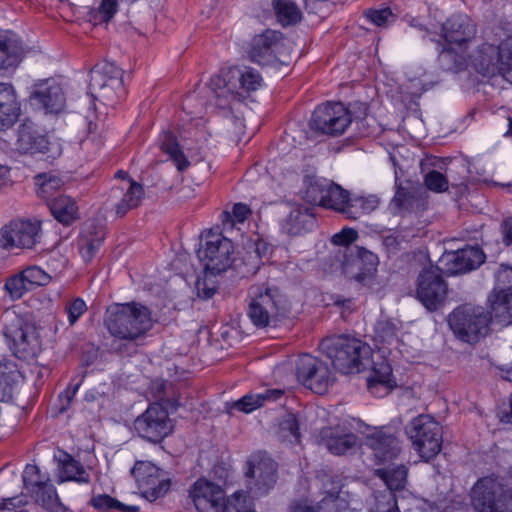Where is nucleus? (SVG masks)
<instances>
[{
	"label": "nucleus",
	"instance_id": "obj_1",
	"mask_svg": "<svg viewBox=\"0 0 512 512\" xmlns=\"http://www.w3.org/2000/svg\"><path fill=\"white\" fill-rule=\"evenodd\" d=\"M245 477L248 494L235 492L228 499L225 512H256L252 498L264 496L277 482V463L265 452H257L246 462Z\"/></svg>",
	"mask_w": 512,
	"mask_h": 512
},
{
	"label": "nucleus",
	"instance_id": "obj_2",
	"mask_svg": "<svg viewBox=\"0 0 512 512\" xmlns=\"http://www.w3.org/2000/svg\"><path fill=\"white\" fill-rule=\"evenodd\" d=\"M319 159L316 154L303 158V181L301 194L310 206H299L291 210L283 221L281 229L290 236L312 231L317 222V207L320 206V180L317 175Z\"/></svg>",
	"mask_w": 512,
	"mask_h": 512
},
{
	"label": "nucleus",
	"instance_id": "obj_3",
	"mask_svg": "<svg viewBox=\"0 0 512 512\" xmlns=\"http://www.w3.org/2000/svg\"><path fill=\"white\" fill-rule=\"evenodd\" d=\"M104 326L113 338L134 342L151 330L152 313L140 302L114 303L106 309Z\"/></svg>",
	"mask_w": 512,
	"mask_h": 512
},
{
	"label": "nucleus",
	"instance_id": "obj_4",
	"mask_svg": "<svg viewBox=\"0 0 512 512\" xmlns=\"http://www.w3.org/2000/svg\"><path fill=\"white\" fill-rule=\"evenodd\" d=\"M322 352L333 369L343 375L366 370L372 356L367 343L348 335L322 338Z\"/></svg>",
	"mask_w": 512,
	"mask_h": 512
},
{
	"label": "nucleus",
	"instance_id": "obj_5",
	"mask_svg": "<svg viewBox=\"0 0 512 512\" xmlns=\"http://www.w3.org/2000/svg\"><path fill=\"white\" fill-rule=\"evenodd\" d=\"M447 321L455 337L469 344H476L487 336L493 323L484 307L470 303L454 308Z\"/></svg>",
	"mask_w": 512,
	"mask_h": 512
},
{
	"label": "nucleus",
	"instance_id": "obj_6",
	"mask_svg": "<svg viewBox=\"0 0 512 512\" xmlns=\"http://www.w3.org/2000/svg\"><path fill=\"white\" fill-rule=\"evenodd\" d=\"M476 512H512V484L497 476L478 479L471 489Z\"/></svg>",
	"mask_w": 512,
	"mask_h": 512
},
{
	"label": "nucleus",
	"instance_id": "obj_7",
	"mask_svg": "<svg viewBox=\"0 0 512 512\" xmlns=\"http://www.w3.org/2000/svg\"><path fill=\"white\" fill-rule=\"evenodd\" d=\"M282 301L279 287L269 283L254 284L248 290L246 315L256 328H266L277 320Z\"/></svg>",
	"mask_w": 512,
	"mask_h": 512
},
{
	"label": "nucleus",
	"instance_id": "obj_8",
	"mask_svg": "<svg viewBox=\"0 0 512 512\" xmlns=\"http://www.w3.org/2000/svg\"><path fill=\"white\" fill-rule=\"evenodd\" d=\"M405 433L412 442V447L425 461L434 459L443 444L442 427L436 419L428 414L414 417L406 426Z\"/></svg>",
	"mask_w": 512,
	"mask_h": 512
},
{
	"label": "nucleus",
	"instance_id": "obj_9",
	"mask_svg": "<svg viewBox=\"0 0 512 512\" xmlns=\"http://www.w3.org/2000/svg\"><path fill=\"white\" fill-rule=\"evenodd\" d=\"M4 336L13 354L20 360L30 361L37 357L41 340L36 326L15 315L4 328Z\"/></svg>",
	"mask_w": 512,
	"mask_h": 512
},
{
	"label": "nucleus",
	"instance_id": "obj_10",
	"mask_svg": "<svg viewBox=\"0 0 512 512\" xmlns=\"http://www.w3.org/2000/svg\"><path fill=\"white\" fill-rule=\"evenodd\" d=\"M487 307L494 324L501 327L512 325V267H502L497 271Z\"/></svg>",
	"mask_w": 512,
	"mask_h": 512
},
{
	"label": "nucleus",
	"instance_id": "obj_11",
	"mask_svg": "<svg viewBox=\"0 0 512 512\" xmlns=\"http://www.w3.org/2000/svg\"><path fill=\"white\" fill-rule=\"evenodd\" d=\"M233 254V242L221 232L210 229L202 235L201 247L197 255L207 270L227 271L232 265Z\"/></svg>",
	"mask_w": 512,
	"mask_h": 512
},
{
	"label": "nucleus",
	"instance_id": "obj_12",
	"mask_svg": "<svg viewBox=\"0 0 512 512\" xmlns=\"http://www.w3.org/2000/svg\"><path fill=\"white\" fill-rule=\"evenodd\" d=\"M22 479L25 490L49 512H69L57 494V490L47 474L36 464H26Z\"/></svg>",
	"mask_w": 512,
	"mask_h": 512
},
{
	"label": "nucleus",
	"instance_id": "obj_13",
	"mask_svg": "<svg viewBox=\"0 0 512 512\" xmlns=\"http://www.w3.org/2000/svg\"><path fill=\"white\" fill-rule=\"evenodd\" d=\"M448 285L442 270L430 266L421 270L416 281L415 297L428 310H439L446 301Z\"/></svg>",
	"mask_w": 512,
	"mask_h": 512
},
{
	"label": "nucleus",
	"instance_id": "obj_14",
	"mask_svg": "<svg viewBox=\"0 0 512 512\" xmlns=\"http://www.w3.org/2000/svg\"><path fill=\"white\" fill-rule=\"evenodd\" d=\"M123 70L114 63L106 62L101 69L91 71L90 87L97 90L99 96L108 105H115L126 98Z\"/></svg>",
	"mask_w": 512,
	"mask_h": 512
},
{
	"label": "nucleus",
	"instance_id": "obj_15",
	"mask_svg": "<svg viewBox=\"0 0 512 512\" xmlns=\"http://www.w3.org/2000/svg\"><path fill=\"white\" fill-rule=\"evenodd\" d=\"M132 472L142 496L150 502L164 497L170 490L169 472L150 461L136 462Z\"/></svg>",
	"mask_w": 512,
	"mask_h": 512
},
{
	"label": "nucleus",
	"instance_id": "obj_16",
	"mask_svg": "<svg viewBox=\"0 0 512 512\" xmlns=\"http://www.w3.org/2000/svg\"><path fill=\"white\" fill-rule=\"evenodd\" d=\"M134 430L143 439L159 443L173 431V424L167 410L153 403L133 423Z\"/></svg>",
	"mask_w": 512,
	"mask_h": 512
},
{
	"label": "nucleus",
	"instance_id": "obj_17",
	"mask_svg": "<svg viewBox=\"0 0 512 512\" xmlns=\"http://www.w3.org/2000/svg\"><path fill=\"white\" fill-rule=\"evenodd\" d=\"M29 102L45 114L59 115L66 109V94L54 78L37 81L29 95Z\"/></svg>",
	"mask_w": 512,
	"mask_h": 512
},
{
	"label": "nucleus",
	"instance_id": "obj_18",
	"mask_svg": "<svg viewBox=\"0 0 512 512\" xmlns=\"http://www.w3.org/2000/svg\"><path fill=\"white\" fill-rule=\"evenodd\" d=\"M283 46L280 31L266 29L252 37L246 52L250 61L262 67L275 66L279 62V52Z\"/></svg>",
	"mask_w": 512,
	"mask_h": 512
},
{
	"label": "nucleus",
	"instance_id": "obj_19",
	"mask_svg": "<svg viewBox=\"0 0 512 512\" xmlns=\"http://www.w3.org/2000/svg\"><path fill=\"white\" fill-rule=\"evenodd\" d=\"M40 238L41 222L38 220H12L0 230V241L6 249H31L40 242Z\"/></svg>",
	"mask_w": 512,
	"mask_h": 512
},
{
	"label": "nucleus",
	"instance_id": "obj_20",
	"mask_svg": "<svg viewBox=\"0 0 512 512\" xmlns=\"http://www.w3.org/2000/svg\"><path fill=\"white\" fill-rule=\"evenodd\" d=\"M322 442L331 454L341 456L356 447L358 437L347 420L334 418L322 425Z\"/></svg>",
	"mask_w": 512,
	"mask_h": 512
},
{
	"label": "nucleus",
	"instance_id": "obj_21",
	"mask_svg": "<svg viewBox=\"0 0 512 512\" xmlns=\"http://www.w3.org/2000/svg\"><path fill=\"white\" fill-rule=\"evenodd\" d=\"M188 493L198 512H225L228 499L219 485L199 478L191 485Z\"/></svg>",
	"mask_w": 512,
	"mask_h": 512
},
{
	"label": "nucleus",
	"instance_id": "obj_22",
	"mask_svg": "<svg viewBox=\"0 0 512 512\" xmlns=\"http://www.w3.org/2000/svg\"><path fill=\"white\" fill-rule=\"evenodd\" d=\"M485 260L486 255L481 247L466 245L458 250L447 252L442 258V263L448 276H456L477 269Z\"/></svg>",
	"mask_w": 512,
	"mask_h": 512
},
{
	"label": "nucleus",
	"instance_id": "obj_23",
	"mask_svg": "<svg viewBox=\"0 0 512 512\" xmlns=\"http://www.w3.org/2000/svg\"><path fill=\"white\" fill-rule=\"evenodd\" d=\"M322 119V135H342L353 122L362 123L365 119V111L362 115H353L351 110L341 102H327Z\"/></svg>",
	"mask_w": 512,
	"mask_h": 512
},
{
	"label": "nucleus",
	"instance_id": "obj_24",
	"mask_svg": "<svg viewBox=\"0 0 512 512\" xmlns=\"http://www.w3.org/2000/svg\"><path fill=\"white\" fill-rule=\"evenodd\" d=\"M473 64L484 76L500 75L507 79L511 70L510 64L503 59L500 47L490 43H483L478 47Z\"/></svg>",
	"mask_w": 512,
	"mask_h": 512
},
{
	"label": "nucleus",
	"instance_id": "obj_25",
	"mask_svg": "<svg viewBox=\"0 0 512 512\" xmlns=\"http://www.w3.org/2000/svg\"><path fill=\"white\" fill-rule=\"evenodd\" d=\"M477 33V25L466 14L454 13L441 25V38L446 44L462 45L471 41Z\"/></svg>",
	"mask_w": 512,
	"mask_h": 512
},
{
	"label": "nucleus",
	"instance_id": "obj_26",
	"mask_svg": "<svg viewBox=\"0 0 512 512\" xmlns=\"http://www.w3.org/2000/svg\"><path fill=\"white\" fill-rule=\"evenodd\" d=\"M21 115V103L14 86L0 83V131L13 127Z\"/></svg>",
	"mask_w": 512,
	"mask_h": 512
},
{
	"label": "nucleus",
	"instance_id": "obj_27",
	"mask_svg": "<svg viewBox=\"0 0 512 512\" xmlns=\"http://www.w3.org/2000/svg\"><path fill=\"white\" fill-rule=\"evenodd\" d=\"M17 146L25 154L44 153L48 150L49 140L35 123L26 119L18 129Z\"/></svg>",
	"mask_w": 512,
	"mask_h": 512
},
{
	"label": "nucleus",
	"instance_id": "obj_28",
	"mask_svg": "<svg viewBox=\"0 0 512 512\" xmlns=\"http://www.w3.org/2000/svg\"><path fill=\"white\" fill-rule=\"evenodd\" d=\"M24 55L23 42L12 30L0 29V70L16 68Z\"/></svg>",
	"mask_w": 512,
	"mask_h": 512
},
{
	"label": "nucleus",
	"instance_id": "obj_29",
	"mask_svg": "<svg viewBox=\"0 0 512 512\" xmlns=\"http://www.w3.org/2000/svg\"><path fill=\"white\" fill-rule=\"evenodd\" d=\"M377 264L378 257L376 254L363 247H357L356 256L350 261L346 269L348 267L355 268L357 271L351 278L357 283L365 285L367 281L374 277Z\"/></svg>",
	"mask_w": 512,
	"mask_h": 512
},
{
	"label": "nucleus",
	"instance_id": "obj_30",
	"mask_svg": "<svg viewBox=\"0 0 512 512\" xmlns=\"http://www.w3.org/2000/svg\"><path fill=\"white\" fill-rule=\"evenodd\" d=\"M317 358L308 353L300 354L296 360L297 380L306 388L320 394V380L317 379Z\"/></svg>",
	"mask_w": 512,
	"mask_h": 512
},
{
	"label": "nucleus",
	"instance_id": "obj_31",
	"mask_svg": "<svg viewBox=\"0 0 512 512\" xmlns=\"http://www.w3.org/2000/svg\"><path fill=\"white\" fill-rule=\"evenodd\" d=\"M106 235L103 228L90 227L84 230L78 240L79 254L83 261L88 264L100 251Z\"/></svg>",
	"mask_w": 512,
	"mask_h": 512
},
{
	"label": "nucleus",
	"instance_id": "obj_32",
	"mask_svg": "<svg viewBox=\"0 0 512 512\" xmlns=\"http://www.w3.org/2000/svg\"><path fill=\"white\" fill-rule=\"evenodd\" d=\"M53 217L63 225H71L78 218V206L70 196L57 194L46 202Z\"/></svg>",
	"mask_w": 512,
	"mask_h": 512
},
{
	"label": "nucleus",
	"instance_id": "obj_33",
	"mask_svg": "<svg viewBox=\"0 0 512 512\" xmlns=\"http://www.w3.org/2000/svg\"><path fill=\"white\" fill-rule=\"evenodd\" d=\"M368 441L376 456L383 461L396 458L400 452L397 437L393 434H387L383 430H378L369 435Z\"/></svg>",
	"mask_w": 512,
	"mask_h": 512
},
{
	"label": "nucleus",
	"instance_id": "obj_34",
	"mask_svg": "<svg viewBox=\"0 0 512 512\" xmlns=\"http://www.w3.org/2000/svg\"><path fill=\"white\" fill-rule=\"evenodd\" d=\"M397 387L396 379L389 364L382 365L380 369H373V374L367 380V388L375 397L388 395Z\"/></svg>",
	"mask_w": 512,
	"mask_h": 512
},
{
	"label": "nucleus",
	"instance_id": "obj_35",
	"mask_svg": "<svg viewBox=\"0 0 512 512\" xmlns=\"http://www.w3.org/2000/svg\"><path fill=\"white\" fill-rule=\"evenodd\" d=\"M349 191L341 185L326 178H322V209H331L342 213L347 204Z\"/></svg>",
	"mask_w": 512,
	"mask_h": 512
},
{
	"label": "nucleus",
	"instance_id": "obj_36",
	"mask_svg": "<svg viewBox=\"0 0 512 512\" xmlns=\"http://www.w3.org/2000/svg\"><path fill=\"white\" fill-rule=\"evenodd\" d=\"M380 200L376 195L348 196L347 204L342 209V214L351 220H357L362 215L370 214L378 208Z\"/></svg>",
	"mask_w": 512,
	"mask_h": 512
},
{
	"label": "nucleus",
	"instance_id": "obj_37",
	"mask_svg": "<svg viewBox=\"0 0 512 512\" xmlns=\"http://www.w3.org/2000/svg\"><path fill=\"white\" fill-rule=\"evenodd\" d=\"M377 475L384 481L387 489L383 492H391L397 497V492L405 489L408 477V468L405 465H398L392 468L377 470Z\"/></svg>",
	"mask_w": 512,
	"mask_h": 512
},
{
	"label": "nucleus",
	"instance_id": "obj_38",
	"mask_svg": "<svg viewBox=\"0 0 512 512\" xmlns=\"http://www.w3.org/2000/svg\"><path fill=\"white\" fill-rule=\"evenodd\" d=\"M160 149L169 156V159L174 163L179 172H184L190 166L189 159L183 152L177 137L173 133H165L160 144Z\"/></svg>",
	"mask_w": 512,
	"mask_h": 512
},
{
	"label": "nucleus",
	"instance_id": "obj_39",
	"mask_svg": "<svg viewBox=\"0 0 512 512\" xmlns=\"http://www.w3.org/2000/svg\"><path fill=\"white\" fill-rule=\"evenodd\" d=\"M20 372L0 359V401L10 402L17 393Z\"/></svg>",
	"mask_w": 512,
	"mask_h": 512
},
{
	"label": "nucleus",
	"instance_id": "obj_40",
	"mask_svg": "<svg viewBox=\"0 0 512 512\" xmlns=\"http://www.w3.org/2000/svg\"><path fill=\"white\" fill-rule=\"evenodd\" d=\"M277 21L283 27L295 25L301 21L302 12L292 0H272Z\"/></svg>",
	"mask_w": 512,
	"mask_h": 512
},
{
	"label": "nucleus",
	"instance_id": "obj_41",
	"mask_svg": "<svg viewBox=\"0 0 512 512\" xmlns=\"http://www.w3.org/2000/svg\"><path fill=\"white\" fill-rule=\"evenodd\" d=\"M222 272H216L214 270H207L203 267L201 275L197 277L195 283V289L197 296L203 300L211 299L219 289L218 276Z\"/></svg>",
	"mask_w": 512,
	"mask_h": 512
},
{
	"label": "nucleus",
	"instance_id": "obj_42",
	"mask_svg": "<svg viewBox=\"0 0 512 512\" xmlns=\"http://www.w3.org/2000/svg\"><path fill=\"white\" fill-rule=\"evenodd\" d=\"M88 504L98 512H111L114 510L120 512H138L139 507L127 505L108 494H97L92 496Z\"/></svg>",
	"mask_w": 512,
	"mask_h": 512
},
{
	"label": "nucleus",
	"instance_id": "obj_43",
	"mask_svg": "<svg viewBox=\"0 0 512 512\" xmlns=\"http://www.w3.org/2000/svg\"><path fill=\"white\" fill-rule=\"evenodd\" d=\"M437 61L440 69L445 72L458 73L466 68L465 58L448 45H442Z\"/></svg>",
	"mask_w": 512,
	"mask_h": 512
},
{
	"label": "nucleus",
	"instance_id": "obj_44",
	"mask_svg": "<svg viewBox=\"0 0 512 512\" xmlns=\"http://www.w3.org/2000/svg\"><path fill=\"white\" fill-rule=\"evenodd\" d=\"M395 188V194L391 199L390 207L395 213L411 211L416 200L415 191L404 187L397 177L395 178Z\"/></svg>",
	"mask_w": 512,
	"mask_h": 512
},
{
	"label": "nucleus",
	"instance_id": "obj_45",
	"mask_svg": "<svg viewBox=\"0 0 512 512\" xmlns=\"http://www.w3.org/2000/svg\"><path fill=\"white\" fill-rule=\"evenodd\" d=\"M252 214V209L246 203L238 202L233 204L232 210H224L221 212L219 219L223 228H233L237 223H244Z\"/></svg>",
	"mask_w": 512,
	"mask_h": 512
},
{
	"label": "nucleus",
	"instance_id": "obj_46",
	"mask_svg": "<svg viewBox=\"0 0 512 512\" xmlns=\"http://www.w3.org/2000/svg\"><path fill=\"white\" fill-rule=\"evenodd\" d=\"M61 180L58 177L48 175L47 173L38 174L35 177V185L37 186V195L45 202L59 194Z\"/></svg>",
	"mask_w": 512,
	"mask_h": 512
},
{
	"label": "nucleus",
	"instance_id": "obj_47",
	"mask_svg": "<svg viewBox=\"0 0 512 512\" xmlns=\"http://www.w3.org/2000/svg\"><path fill=\"white\" fill-rule=\"evenodd\" d=\"M398 324L390 318L379 319L374 326L375 338L381 344H392L398 339Z\"/></svg>",
	"mask_w": 512,
	"mask_h": 512
},
{
	"label": "nucleus",
	"instance_id": "obj_48",
	"mask_svg": "<svg viewBox=\"0 0 512 512\" xmlns=\"http://www.w3.org/2000/svg\"><path fill=\"white\" fill-rule=\"evenodd\" d=\"M236 78L239 80L241 89L248 93L259 90L264 84V80L260 72L249 66H245L243 69L238 67V74Z\"/></svg>",
	"mask_w": 512,
	"mask_h": 512
},
{
	"label": "nucleus",
	"instance_id": "obj_49",
	"mask_svg": "<svg viewBox=\"0 0 512 512\" xmlns=\"http://www.w3.org/2000/svg\"><path fill=\"white\" fill-rule=\"evenodd\" d=\"M31 290L48 285L52 277L43 268L37 265H29L21 270Z\"/></svg>",
	"mask_w": 512,
	"mask_h": 512
},
{
	"label": "nucleus",
	"instance_id": "obj_50",
	"mask_svg": "<svg viewBox=\"0 0 512 512\" xmlns=\"http://www.w3.org/2000/svg\"><path fill=\"white\" fill-rule=\"evenodd\" d=\"M62 470L67 480L74 481L79 484H88L90 482L89 473L78 460L72 457L63 463Z\"/></svg>",
	"mask_w": 512,
	"mask_h": 512
},
{
	"label": "nucleus",
	"instance_id": "obj_51",
	"mask_svg": "<svg viewBox=\"0 0 512 512\" xmlns=\"http://www.w3.org/2000/svg\"><path fill=\"white\" fill-rule=\"evenodd\" d=\"M364 18L377 27L386 28L396 20V15L392 12L390 7L384 8H369L364 11Z\"/></svg>",
	"mask_w": 512,
	"mask_h": 512
},
{
	"label": "nucleus",
	"instance_id": "obj_52",
	"mask_svg": "<svg viewBox=\"0 0 512 512\" xmlns=\"http://www.w3.org/2000/svg\"><path fill=\"white\" fill-rule=\"evenodd\" d=\"M4 287L12 300H19L31 291L21 271L8 277Z\"/></svg>",
	"mask_w": 512,
	"mask_h": 512
},
{
	"label": "nucleus",
	"instance_id": "obj_53",
	"mask_svg": "<svg viewBox=\"0 0 512 512\" xmlns=\"http://www.w3.org/2000/svg\"><path fill=\"white\" fill-rule=\"evenodd\" d=\"M225 408L228 413H233V411L242 412L245 414H250L255 410L259 409V404L257 402L256 396L254 392H249L243 395L241 398L235 401H228L225 403Z\"/></svg>",
	"mask_w": 512,
	"mask_h": 512
},
{
	"label": "nucleus",
	"instance_id": "obj_54",
	"mask_svg": "<svg viewBox=\"0 0 512 512\" xmlns=\"http://www.w3.org/2000/svg\"><path fill=\"white\" fill-rule=\"evenodd\" d=\"M238 74V66H230L220 70L219 74L211 76L209 81V87L215 93L225 88H229L232 85V80L236 78Z\"/></svg>",
	"mask_w": 512,
	"mask_h": 512
},
{
	"label": "nucleus",
	"instance_id": "obj_55",
	"mask_svg": "<svg viewBox=\"0 0 512 512\" xmlns=\"http://www.w3.org/2000/svg\"><path fill=\"white\" fill-rule=\"evenodd\" d=\"M87 311L88 306L81 297H74L68 300L64 306L69 326H74Z\"/></svg>",
	"mask_w": 512,
	"mask_h": 512
},
{
	"label": "nucleus",
	"instance_id": "obj_56",
	"mask_svg": "<svg viewBox=\"0 0 512 512\" xmlns=\"http://www.w3.org/2000/svg\"><path fill=\"white\" fill-rule=\"evenodd\" d=\"M320 104H316L314 106L311 118L308 122V130L305 131L306 134V145L310 147V142L313 143V147L318 153L319 149L317 148L320 143Z\"/></svg>",
	"mask_w": 512,
	"mask_h": 512
},
{
	"label": "nucleus",
	"instance_id": "obj_57",
	"mask_svg": "<svg viewBox=\"0 0 512 512\" xmlns=\"http://www.w3.org/2000/svg\"><path fill=\"white\" fill-rule=\"evenodd\" d=\"M370 512H400L397 497L391 492H379L375 496V505Z\"/></svg>",
	"mask_w": 512,
	"mask_h": 512
},
{
	"label": "nucleus",
	"instance_id": "obj_58",
	"mask_svg": "<svg viewBox=\"0 0 512 512\" xmlns=\"http://www.w3.org/2000/svg\"><path fill=\"white\" fill-rule=\"evenodd\" d=\"M424 184L430 191L436 193L445 192L449 187L446 176L437 170H431L425 175Z\"/></svg>",
	"mask_w": 512,
	"mask_h": 512
},
{
	"label": "nucleus",
	"instance_id": "obj_59",
	"mask_svg": "<svg viewBox=\"0 0 512 512\" xmlns=\"http://www.w3.org/2000/svg\"><path fill=\"white\" fill-rule=\"evenodd\" d=\"M143 196V186L133 179H130V186L122 198L125 203H128V208H137L140 205Z\"/></svg>",
	"mask_w": 512,
	"mask_h": 512
},
{
	"label": "nucleus",
	"instance_id": "obj_60",
	"mask_svg": "<svg viewBox=\"0 0 512 512\" xmlns=\"http://www.w3.org/2000/svg\"><path fill=\"white\" fill-rule=\"evenodd\" d=\"M26 504L27 500L23 495L3 498L0 502V512H26Z\"/></svg>",
	"mask_w": 512,
	"mask_h": 512
},
{
	"label": "nucleus",
	"instance_id": "obj_61",
	"mask_svg": "<svg viewBox=\"0 0 512 512\" xmlns=\"http://www.w3.org/2000/svg\"><path fill=\"white\" fill-rule=\"evenodd\" d=\"M285 392L280 388H268L263 390L262 392L255 393L257 402L259 404V408L263 407L267 403H275L279 401Z\"/></svg>",
	"mask_w": 512,
	"mask_h": 512
},
{
	"label": "nucleus",
	"instance_id": "obj_62",
	"mask_svg": "<svg viewBox=\"0 0 512 512\" xmlns=\"http://www.w3.org/2000/svg\"><path fill=\"white\" fill-rule=\"evenodd\" d=\"M358 238V232L350 227H343L338 233H335L331 242L334 245L348 246Z\"/></svg>",
	"mask_w": 512,
	"mask_h": 512
},
{
	"label": "nucleus",
	"instance_id": "obj_63",
	"mask_svg": "<svg viewBox=\"0 0 512 512\" xmlns=\"http://www.w3.org/2000/svg\"><path fill=\"white\" fill-rule=\"evenodd\" d=\"M119 0H101L98 6V13L104 22L111 21L118 12Z\"/></svg>",
	"mask_w": 512,
	"mask_h": 512
},
{
	"label": "nucleus",
	"instance_id": "obj_64",
	"mask_svg": "<svg viewBox=\"0 0 512 512\" xmlns=\"http://www.w3.org/2000/svg\"><path fill=\"white\" fill-rule=\"evenodd\" d=\"M282 431H287L293 437L296 444L300 443L301 433L300 424L294 414H290L280 425Z\"/></svg>",
	"mask_w": 512,
	"mask_h": 512
}]
</instances>
